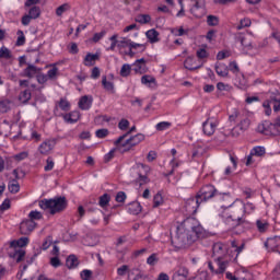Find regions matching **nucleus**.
<instances>
[{
    "mask_svg": "<svg viewBox=\"0 0 280 280\" xmlns=\"http://www.w3.org/2000/svg\"><path fill=\"white\" fill-rule=\"evenodd\" d=\"M68 10H71V5H69V3H63L56 9V14L57 16H62Z\"/></svg>",
    "mask_w": 280,
    "mask_h": 280,
    "instance_id": "obj_35",
    "label": "nucleus"
},
{
    "mask_svg": "<svg viewBox=\"0 0 280 280\" xmlns=\"http://www.w3.org/2000/svg\"><path fill=\"white\" fill-rule=\"evenodd\" d=\"M8 189L10 194H19V191H21V185H19V180L11 179L9 182Z\"/></svg>",
    "mask_w": 280,
    "mask_h": 280,
    "instance_id": "obj_26",
    "label": "nucleus"
},
{
    "mask_svg": "<svg viewBox=\"0 0 280 280\" xmlns=\"http://www.w3.org/2000/svg\"><path fill=\"white\" fill-rule=\"evenodd\" d=\"M250 126V119L245 118L243 119L236 127L241 130V132L246 131L247 128Z\"/></svg>",
    "mask_w": 280,
    "mask_h": 280,
    "instance_id": "obj_38",
    "label": "nucleus"
},
{
    "mask_svg": "<svg viewBox=\"0 0 280 280\" xmlns=\"http://www.w3.org/2000/svg\"><path fill=\"white\" fill-rule=\"evenodd\" d=\"M39 207L44 211H49L50 215H56V213H61L67 209V198L66 197H55L51 199L39 200Z\"/></svg>",
    "mask_w": 280,
    "mask_h": 280,
    "instance_id": "obj_4",
    "label": "nucleus"
},
{
    "mask_svg": "<svg viewBox=\"0 0 280 280\" xmlns=\"http://www.w3.org/2000/svg\"><path fill=\"white\" fill-rule=\"evenodd\" d=\"M220 192L215 189V186L208 184L205 185L199 192L197 194V198L201 200V202H207V200H211V198L218 197Z\"/></svg>",
    "mask_w": 280,
    "mask_h": 280,
    "instance_id": "obj_5",
    "label": "nucleus"
},
{
    "mask_svg": "<svg viewBox=\"0 0 280 280\" xmlns=\"http://www.w3.org/2000/svg\"><path fill=\"white\" fill-rule=\"evenodd\" d=\"M256 228L258 233H266V231H268V229L270 228V223H268V221L266 220L258 219L256 221Z\"/></svg>",
    "mask_w": 280,
    "mask_h": 280,
    "instance_id": "obj_22",
    "label": "nucleus"
},
{
    "mask_svg": "<svg viewBox=\"0 0 280 280\" xmlns=\"http://www.w3.org/2000/svg\"><path fill=\"white\" fill-rule=\"evenodd\" d=\"M212 257L218 266L213 267V262H208V268L211 270L214 275H224L226 272V268H229V256H226V245L222 243H214L212 246Z\"/></svg>",
    "mask_w": 280,
    "mask_h": 280,
    "instance_id": "obj_3",
    "label": "nucleus"
},
{
    "mask_svg": "<svg viewBox=\"0 0 280 280\" xmlns=\"http://www.w3.org/2000/svg\"><path fill=\"white\" fill-rule=\"evenodd\" d=\"M132 71V67L128 63L122 65L120 69V75L121 78H128L130 75V72Z\"/></svg>",
    "mask_w": 280,
    "mask_h": 280,
    "instance_id": "obj_34",
    "label": "nucleus"
},
{
    "mask_svg": "<svg viewBox=\"0 0 280 280\" xmlns=\"http://www.w3.org/2000/svg\"><path fill=\"white\" fill-rule=\"evenodd\" d=\"M59 108L61 110H69V108H71V104L69 103V101H67V98H60L59 101Z\"/></svg>",
    "mask_w": 280,
    "mask_h": 280,
    "instance_id": "obj_44",
    "label": "nucleus"
},
{
    "mask_svg": "<svg viewBox=\"0 0 280 280\" xmlns=\"http://www.w3.org/2000/svg\"><path fill=\"white\" fill-rule=\"evenodd\" d=\"M118 149L124 154L125 152H130V150H132V147H130V144L125 142L120 147H118Z\"/></svg>",
    "mask_w": 280,
    "mask_h": 280,
    "instance_id": "obj_62",
    "label": "nucleus"
},
{
    "mask_svg": "<svg viewBox=\"0 0 280 280\" xmlns=\"http://www.w3.org/2000/svg\"><path fill=\"white\" fill-rule=\"evenodd\" d=\"M208 57H209V52H207V49L200 48L197 50V58H199L200 60H202V58H208Z\"/></svg>",
    "mask_w": 280,
    "mask_h": 280,
    "instance_id": "obj_58",
    "label": "nucleus"
},
{
    "mask_svg": "<svg viewBox=\"0 0 280 280\" xmlns=\"http://www.w3.org/2000/svg\"><path fill=\"white\" fill-rule=\"evenodd\" d=\"M265 246L266 248H268V250H271L272 253H279L280 236H273V237L267 238V241L265 242Z\"/></svg>",
    "mask_w": 280,
    "mask_h": 280,
    "instance_id": "obj_11",
    "label": "nucleus"
},
{
    "mask_svg": "<svg viewBox=\"0 0 280 280\" xmlns=\"http://www.w3.org/2000/svg\"><path fill=\"white\" fill-rule=\"evenodd\" d=\"M28 218L32 220V222H34V220H43V213L33 210L30 212Z\"/></svg>",
    "mask_w": 280,
    "mask_h": 280,
    "instance_id": "obj_47",
    "label": "nucleus"
},
{
    "mask_svg": "<svg viewBox=\"0 0 280 280\" xmlns=\"http://www.w3.org/2000/svg\"><path fill=\"white\" fill-rule=\"evenodd\" d=\"M47 78H49L50 80H54V78H56V75H58V68L54 67L52 69L48 70L47 72Z\"/></svg>",
    "mask_w": 280,
    "mask_h": 280,
    "instance_id": "obj_61",
    "label": "nucleus"
},
{
    "mask_svg": "<svg viewBox=\"0 0 280 280\" xmlns=\"http://www.w3.org/2000/svg\"><path fill=\"white\" fill-rule=\"evenodd\" d=\"M40 71H43V68H38L32 63H28L27 67L23 70L22 77L30 78V80H32V78H36Z\"/></svg>",
    "mask_w": 280,
    "mask_h": 280,
    "instance_id": "obj_9",
    "label": "nucleus"
},
{
    "mask_svg": "<svg viewBox=\"0 0 280 280\" xmlns=\"http://www.w3.org/2000/svg\"><path fill=\"white\" fill-rule=\"evenodd\" d=\"M95 135L97 139H106V137H108V129H98Z\"/></svg>",
    "mask_w": 280,
    "mask_h": 280,
    "instance_id": "obj_54",
    "label": "nucleus"
},
{
    "mask_svg": "<svg viewBox=\"0 0 280 280\" xmlns=\"http://www.w3.org/2000/svg\"><path fill=\"white\" fill-rule=\"evenodd\" d=\"M66 266L69 268V270H73V268H78L80 266V260L78 259V256L71 254L66 259Z\"/></svg>",
    "mask_w": 280,
    "mask_h": 280,
    "instance_id": "obj_17",
    "label": "nucleus"
},
{
    "mask_svg": "<svg viewBox=\"0 0 280 280\" xmlns=\"http://www.w3.org/2000/svg\"><path fill=\"white\" fill-rule=\"evenodd\" d=\"M133 71L135 73H143V65L135 62Z\"/></svg>",
    "mask_w": 280,
    "mask_h": 280,
    "instance_id": "obj_63",
    "label": "nucleus"
},
{
    "mask_svg": "<svg viewBox=\"0 0 280 280\" xmlns=\"http://www.w3.org/2000/svg\"><path fill=\"white\" fill-rule=\"evenodd\" d=\"M147 264L149 266H156L159 264V255L156 253L152 254L147 258Z\"/></svg>",
    "mask_w": 280,
    "mask_h": 280,
    "instance_id": "obj_41",
    "label": "nucleus"
},
{
    "mask_svg": "<svg viewBox=\"0 0 280 280\" xmlns=\"http://www.w3.org/2000/svg\"><path fill=\"white\" fill-rule=\"evenodd\" d=\"M217 198L220 200L221 202V209H225V211L233 205H235L233 197H231V194L229 192H219V195H217Z\"/></svg>",
    "mask_w": 280,
    "mask_h": 280,
    "instance_id": "obj_8",
    "label": "nucleus"
},
{
    "mask_svg": "<svg viewBox=\"0 0 280 280\" xmlns=\"http://www.w3.org/2000/svg\"><path fill=\"white\" fill-rule=\"evenodd\" d=\"M91 106H93V97L89 100V96L84 95L80 98L79 108H81V110H89Z\"/></svg>",
    "mask_w": 280,
    "mask_h": 280,
    "instance_id": "obj_15",
    "label": "nucleus"
},
{
    "mask_svg": "<svg viewBox=\"0 0 280 280\" xmlns=\"http://www.w3.org/2000/svg\"><path fill=\"white\" fill-rule=\"evenodd\" d=\"M152 21V16L150 14H139L136 16V23H140V25H148Z\"/></svg>",
    "mask_w": 280,
    "mask_h": 280,
    "instance_id": "obj_28",
    "label": "nucleus"
},
{
    "mask_svg": "<svg viewBox=\"0 0 280 280\" xmlns=\"http://www.w3.org/2000/svg\"><path fill=\"white\" fill-rule=\"evenodd\" d=\"M195 5L190 9L191 14L197 19H202V13H198V10H203L205 3L201 0H192Z\"/></svg>",
    "mask_w": 280,
    "mask_h": 280,
    "instance_id": "obj_16",
    "label": "nucleus"
},
{
    "mask_svg": "<svg viewBox=\"0 0 280 280\" xmlns=\"http://www.w3.org/2000/svg\"><path fill=\"white\" fill-rule=\"evenodd\" d=\"M104 36H106V31H102L101 33H95L92 40L93 43H100V40H102Z\"/></svg>",
    "mask_w": 280,
    "mask_h": 280,
    "instance_id": "obj_56",
    "label": "nucleus"
},
{
    "mask_svg": "<svg viewBox=\"0 0 280 280\" xmlns=\"http://www.w3.org/2000/svg\"><path fill=\"white\" fill-rule=\"evenodd\" d=\"M258 132L266 135V137H279V129L268 120L258 126Z\"/></svg>",
    "mask_w": 280,
    "mask_h": 280,
    "instance_id": "obj_6",
    "label": "nucleus"
},
{
    "mask_svg": "<svg viewBox=\"0 0 280 280\" xmlns=\"http://www.w3.org/2000/svg\"><path fill=\"white\" fill-rule=\"evenodd\" d=\"M95 60H100V55L89 52L84 58L85 67H93L95 65Z\"/></svg>",
    "mask_w": 280,
    "mask_h": 280,
    "instance_id": "obj_23",
    "label": "nucleus"
},
{
    "mask_svg": "<svg viewBox=\"0 0 280 280\" xmlns=\"http://www.w3.org/2000/svg\"><path fill=\"white\" fill-rule=\"evenodd\" d=\"M130 39H126L124 37L121 40H118V49H126V47H130Z\"/></svg>",
    "mask_w": 280,
    "mask_h": 280,
    "instance_id": "obj_52",
    "label": "nucleus"
},
{
    "mask_svg": "<svg viewBox=\"0 0 280 280\" xmlns=\"http://www.w3.org/2000/svg\"><path fill=\"white\" fill-rule=\"evenodd\" d=\"M102 85L105 89V91H107L108 93L115 94V83L109 82L106 79V75H103V78H102Z\"/></svg>",
    "mask_w": 280,
    "mask_h": 280,
    "instance_id": "obj_24",
    "label": "nucleus"
},
{
    "mask_svg": "<svg viewBox=\"0 0 280 280\" xmlns=\"http://www.w3.org/2000/svg\"><path fill=\"white\" fill-rule=\"evenodd\" d=\"M144 139H145V136H143V133H138L127 139L126 143L129 144L130 148H135V145H139V143H141V141H143Z\"/></svg>",
    "mask_w": 280,
    "mask_h": 280,
    "instance_id": "obj_18",
    "label": "nucleus"
},
{
    "mask_svg": "<svg viewBox=\"0 0 280 280\" xmlns=\"http://www.w3.org/2000/svg\"><path fill=\"white\" fill-rule=\"evenodd\" d=\"M200 205H202L201 199L197 197L190 198L186 201L185 209L187 213L194 214L196 213V211H198V207H200Z\"/></svg>",
    "mask_w": 280,
    "mask_h": 280,
    "instance_id": "obj_10",
    "label": "nucleus"
},
{
    "mask_svg": "<svg viewBox=\"0 0 280 280\" xmlns=\"http://www.w3.org/2000/svg\"><path fill=\"white\" fill-rule=\"evenodd\" d=\"M128 126H130V121H128V119H121L118 122L119 130H128Z\"/></svg>",
    "mask_w": 280,
    "mask_h": 280,
    "instance_id": "obj_57",
    "label": "nucleus"
},
{
    "mask_svg": "<svg viewBox=\"0 0 280 280\" xmlns=\"http://www.w3.org/2000/svg\"><path fill=\"white\" fill-rule=\"evenodd\" d=\"M54 158L49 156L47 160H46V165L44 167L45 172H51V170H54Z\"/></svg>",
    "mask_w": 280,
    "mask_h": 280,
    "instance_id": "obj_49",
    "label": "nucleus"
},
{
    "mask_svg": "<svg viewBox=\"0 0 280 280\" xmlns=\"http://www.w3.org/2000/svg\"><path fill=\"white\" fill-rule=\"evenodd\" d=\"M91 78H92L93 80H97V78H100V68L94 67V68L92 69Z\"/></svg>",
    "mask_w": 280,
    "mask_h": 280,
    "instance_id": "obj_64",
    "label": "nucleus"
},
{
    "mask_svg": "<svg viewBox=\"0 0 280 280\" xmlns=\"http://www.w3.org/2000/svg\"><path fill=\"white\" fill-rule=\"evenodd\" d=\"M142 207L139 201H133L129 205L128 212L131 213V215H139L141 213Z\"/></svg>",
    "mask_w": 280,
    "mask_h": 280,
    "instance_id": "obj_20",
    "label": "nucleus"
},
{
    "mask_svg": "<svg viewBox=\"0 0 280 280\" xmlns=\"http://www.w3.org/2000/svg\"><path fill=\"white\" fill-rule=\"evenodd\" d=\"M49 264L52 268H60V266H62V260H60L59 256H54L50 258Z\"/></svg>",
    "mask_w": 280,
    "mask_h": 280,
    "instance_id": "obj_40",
    "label": "nucleus"
},
{
    "mask_svg": "<svg viewBox=\"0 0 280 280\" xmlns=\"http://www.w3.org/2000/svg\"><path fill=\"white\" fill-rule=\"evenodd\" d=\"M244 213H246V205L238 202L224 210L222 218L229 229H237V226L249 229L250 222L244 218Z\"/></svg>",
    "mask_w": 280,
    "mask_h": 280,
    "instance_id": "obj_2",
    "label": "nucleus"
},
{
    "mask_svg": "<svg viewBox=\"0 0 280 280\" xmlns=\"http://www.w3.org/2000/svg\"><path fill=\"white\" fill-rule=\"evenodd\" d=\"M80 277L82 280H91V277H93V271L84 269L81 271Z\"/></svg>",
    "mask_w": 280,
    "mask_h": 280,
    "instance_id": "obj_48",
    "label": "nucleus"
},
{
    "mask_svg": "<svg viewBox=\"0 0 280 280\" xmlns=\"http://www.w3.org/2000/svg\"><path fill=\"white\" fill-rule=\"evenodd\" d=\"M126 194L124 191H118L116 197H115V200L116 202H126Z\"/></svg>",
    "mask_w": 280,
    "mask_h": 280,
    "instance_id": "obj_60",
    "label": "nucleus"
},
{
    "mask_svg": "<svg viewBox=\"0 0 280 280\" xmlns=\"http://www.w3.org/2000/svg\"><path fill=\"white\" fill-rule=\"evenodd\" d=\"M155 128L159 132H163V130H167V129L172 128V122L161 121L155 126Z\"/></svg>",
    "mask_w": 280,
    "mask_h": 280,
    "instance_id": "obj_36",
    "label": "nucleus"
},
{
    "mask_svg": "<svg viewBox=\"0 0 280 280\" xmlns=\"http://www.w3.org/2000/svg\"><path fill=\"white\" fill-rule=\"evenodd\" d=\"M0 58H4V60H10L12 58V51H10L8 47L2 46L0 48Z\"/></svg>",
    "mask_w": 280,
    "mask_h": 280,
    "instance_id": "obj_32",
    "label": "nucleus"
},
{
    "mask_svg": "<svg viewBox=\"0 0 280 280\" xmlns=\"http://www.w3.org/2000/svg\"><path fill=\"white\" fill-rule=\"evenodd\" d=\"M34 229H36V222L32 220L23 221L20 224V232L22 233V235H30V233H32Z\"/></svg>",
    "mask_w": 280,
    "mask_h": 280,
    "instance_id": "obj_13",
    "label": "nucleus"
},
{
    "mask_svg": "<svg viewBox=\"0 0 280 280\" xmlns=\"http://www.w3.org/2000/svg\"><path fill=\"white\" fill-rule=\"evenodd\" d=\"M174 275H177L179 277H184L185 279H187L189 277V269H187L186 267H179Z\"/></svg>",
    "mask_w": 280,
    "mask_h": 280,
    "instance_id": "obj_45",
    "label": "nucleus"
},
{
    "mask_svg": "<svg viewBox=\"0 0 280 280\" xmlns=\"http://www.w3.org/2000/svg\"><path fill=\"white\" fill-rule=\"evenodd\" d=\"M54 148H56V140H46L38 147V151L42 154L47 155Z\"/></svg>",
    "mask_w": 280,
    "mask_h": 280,
    "instance_id": "obj_14",
    "label": "nucleus"
},
{
    "mask_svg": "<svg viewBox=\"0 0 280 280\" xmlns=\"http://www.w3.org/2000/svg\"><path fill=\"white\" fill-rule=\"evenodd\" d=\"M63 118L68 124H77L80 119V112H71L70 114H66Z\"/></svg>",
    "mask_w": 280,
    "mask_h": 280,
    "instance_id": "obj_25",
    "label": "nucleus"
},
{
    "mask_svg": "<svg viewBox=\"0 0 280 280\" xmlns=\"http://www.w3.org/2000/svg\"><path fill=\"white\" fill-rule=\"evenodd\" d=\"M141 83L142 84H154V85H156V79L152 75L144 74L141 78Z\"/></svg>",
    "mask_w": 280,
    "mask_h": 280,
    "instance_id": "obj_37",
    "label": "nucleus"
},
{
    "mask_svg": "<svg viewBox=\"0 0 280 280\" xmlns=\"http://www.w3.org/2000/svg\"><path fill=\"white\" fill-rule=\"evenodd\" d=\"M250 152L255 156H264V154H266V148H264V147H255L254 149L250 150Z\"/></svg>",
    "mask_w": 280,
    "mask_h": 280,
    "instance_id": "obj_39",
    "label": "nucleus"
},
{
    "mask_svg": "<svg viewBox=\"0 0 280 280\" xmlns=\"http://www.w3.org/2000/svg\"><path fill=\"white\" fill-rule=\"evenodd\" d=\"M10 110L9 101H0V113H8Z\"/></svg>",
    "mask_w": 280,
    "mask_h": 280,
    "instance_id": "obj_53",
    "label": "nucleus"
},
{
    "mask_svg": "<svg viewBox=\"0 0 280 280\" xmlns=\"http://www.w3.org/2000/svg\"><path fill=\"white\" fill-rule=\"evenodd\" d=\"M215 128H218V122L210 121L209 118L202 124L203 135L207 137H212L215 133Z\"/></svg>",
    "mask_w": 280,
    "mask_h": 280,
    "instance_id": "obj_12",
    "label": "nucleus"
},
{
    "mask_svg": "<svg viewBox=\"0 0 280 280\" xmlns=\"http://www.w3.org/2000/svg\"><path fill=\"white\" fill-rule=\"evenodd\" d=\"M109 202H110V195H108V194H104L98 199V205H100V207H102V209L108 207Z\"/></svg>",
    "mask_w": 280,
    "mask_h": 280,
    "instance_id": "obj_30",
    "label": "nucleus"
},
{
    "mask_svg": "<svg viewBox=\"0 0 280 280\" xmlns=\"http://www.w3.org/2000/svg\"><path fill=\"white\" fill-rule=\"evenodd\" d=\"M207 23L210 27H215L217 25L220 24V18H218L215 15H208Z\"/></svg>",
    "mask_w": 280,
    "mask_h": 280,
    "instance_id": "obj_33",
    "label": "nucleus"
},
{
    "mask_svg": "<svg viewBox=\"0 0 280 280\" xmlns=\"http://www.w3.org/2000/svg\"><path fill=\"white\" fill-rule=\"evenodd\" d=\"M215 72L221 78H226L229 75V68L224 63H220L219 66H215Z\"/></svg>",
    "mask_w": 280,
    "mask_h": 280,
    "instance_id": "obj_27",
    "label": "nucleus"
},
{
    "mask_svg": "<svg viewBox=\"0 0 280 280\" xmlns=\"http://www.w3.org/2000/svg\"><path fill=\"white\" fill-rule=\"evenodd\" d=\"M137 183H139V186L141 187L143 185H147V183H150V179L145 175L139 174Z\"/></svg>",
    "mask_w": 280,
    "mask_h": 280,
    "instance_id": "obj_59",
    "label": "nucleus"
},
{
    "mask_svg": "<svg viewBox=\"0 0 280 280\" xmlns=\"http://www.w3.org/2000/svg\"><path fill=\"white\" fill-rule=\"evenodd\" d=\"M162 202H163V196L160 192H158L153 197V208L156 209V207H161Z\"/></svg>",
    "mask_w": 280,
    "mask_h": 280,
    "instance_id": "obj_46",
    "label": "nucleus"
},
{
    "mask_svg": "<svg viewBox=\"0 0 280 280\" xmlns=\"http://www.w3.org/2000/svg\"><path fill=\"white\" fill-rule=\"evenodd\" d=\"M145 36L149 39V43H159V31H156L155 28L147 31Z\"/></svg>",
    "mask_w": 280,
    "mask_h": 280,
    "instance_id": "obj_21",
    "label": "nucleus"
},
{
    "mask_svg": "<svg viewBox=\"0 0 280 280\" xmlns=\"http://www.w3.org/2000/svg\"><path fill=\"white\" fill-rule=\"evenodd\" d=\"M137 130L136 126H132L128 132H126L125 135L120 136L116 141H115V145H119V143H121L124 141V139H126V137H128V135H131V132H135Z\"/></svg>",
    "mask_w": 280,
    "mask_h": 280,
    "instance_id": "obj_42",
    "label": "nucleus"
},
{
    "mask_svg": "<svg viewBox=\"0 0 280 280\" xmlns=\"http://www.w3.org/2000/svg\"><path fill=\"white\" fill-rule=\"evenodd\" d=\"M36 80H37L38 84H45V82H47L49 80V78L47 77V74L39 72L36 75Z\"/></svg>",
    "mask_w": 280,
    "mask_h": 280,
    "instance_id": "obj_51",
    "label": "nucleus"
},
{
    "mask_svg": "<svg viewBox=\"0 0 280 280\" xmlns=\"http://www.w3.org/2000/svg\"><path fill=\"white\" fill-rule=\"evenodd\" d=\"M252 22L250 19L245 18L241 20L240 25L236 26V30H244V27H250Z\"/></svg>",
    "mask_w": 280,
    "mask_h": 280,
    "instance_id": "obj_43",
    "label": "nucleus"
},
{
    "mask_svg": "<svg viewBox=\"0 0 280 280\" xmlns=\"http://www.w3.org/2000/svg\"><path fill=\"white\" fill-rule=\"evenodd\" d=\"M28 243H30V238L21 237L18 242L15 241L11 242V248H14V246H19V248H23V246H25Z\"/></svg>",
    "mask_w": 280,
    "mask_h": 280,
    "instance_id": "obj_31",
    "label": "nucleus"
},
{
    "mask_svg": "<svg viewBox=\"0 0 280 280\" xmlns=\"http://www.w3.org/2000/svg\"><path fill=\"white\" fill-rule=\"evenodd\" d=\"M19 100L20 102H22V104H27V102L32 100V91L24 90L23 92L20 93Z\"/></svg>",
    "mask_w": 280,
    "mask_h": 280,
    "instance_id": "obj_29",
    "label": "nucleus"
},
{
    "mask_svg": "<svg viewBox=\"0 0 280 280\" xmlns=\"http://www.w3.org/2000/svg\"><path fill=\"white\" fill-rule=\"evenodd\" d=\"M19 37L16 39V46L22 47V45H25V35L23 34V31H18Z\"/></svg>",
    "mask_w": 280,
    "mask_h": 280,
    "instance_id": "obj_50",
    "label": "nucleus"
},
{
    "mask_svg": "<svg viewBox=\"0 0 280 280\" xmlns=\"http://www.w3.org/2000/svg\"><path fill=\"white\" fill-rule=\"evenodd\" d=\"M40 18V7H31L28 10V14H25L22 16V25L27 27L30 23H32V20H36Z\"/></svg>",
    "mask_w": 280,
    "mask_h": 280,
    "instance_id": "obj_7",
    "label": "nucleus"
},
{
    "mask_svg": "<svg viewBox=\"0 0 280 280\" xmlns=\"http://www.w3.org/2000/svg\"><path fill=\"white\" fill-rule=\"evenodd\" d=\"M9 257L11 259H15L16 264H20V261H23V258L25 257V250L23 249H13L12 252H9Z\"/></svg>",
    "mask_w": 280,
    "mask_h": 280,
    "instance_id": "obj_19",
    "label": "nucleus"
},
{
    "mask_svg": "<svg viewBox=\"0 0 280 280\" xmlns=\"http://www.w3.org/2000/svg\"><path fill=\"white\" fill-rule=\"evenodd\" d=\"M201 237H205V228L195 218H188L184 224L177 226L176 234L172 237V244L175 248H188Z\"/></svg>",
    "mask_w": 280,
    "mask_h": 280,
    "instance_id": "obj_1",
    "label": "nucleus"
},
{
    "mask_svg": "<svg viewBox=\"0 0 280 280\" xmlns=\"http://www.w3.org/2000/svg\"><path fill=\"white\" fill-rule=\"evenodd\" d=\"M191 58H187L184 62V66L186 69H188V71H196V69H200V66L197 67H191Z\"/></svg>",
    "mask_w": 280,
    "mask_h": 280,
    "instance_id": "obj_55",
    "label": "nucleus"
}]
</instances>
